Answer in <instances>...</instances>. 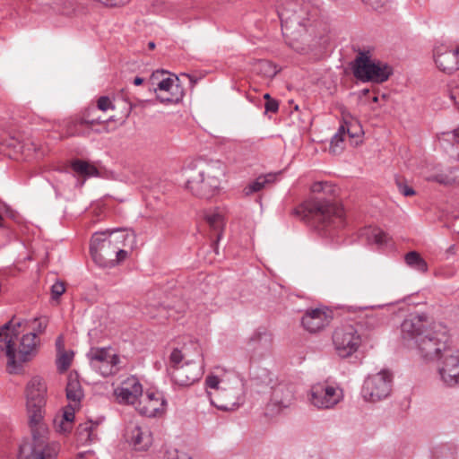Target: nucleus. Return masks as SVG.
I'll use <instances>...</instances> for the list:
<instances>
[{
    "instance_id": "1",
    "label": "nucleus",
    "mask_w": 459,
    "mask_h": 459,
    "mask_svg": "<svg viewBox=\"0 0 459 459\" xmlns=\"http://www.w3.org/2000/svg\"><path fill=\"white\" fill-rule=\"evenodd\" d=\"M26 405L29 422L32 432V441L22 445L20 453L22 459H56L59 448L55 443H49L43 436L37 435V429L42 428L46 405L47 385L40 377H33L27 384Z\"/></svg>"
},
{
    "instance_id": "2",
    "label": "nucleus",
    "mask_w": 459,
    "mask_h": 459,
    "mask_svg": "<svg viewBox=\"0 0 459 459\" xmlns=\"http://www.w3.org/2000/svg\"><path fill=\"white\" fill-rule=\"evenodd\" d=\"M136 245L135 234L125 229H107L92 233L90 252L101 268H114L125 261Z\"/></svg>"
},
{
    "instance_id": "3",
    "label": "nucleus",
    "mask_w": 459,
    "mask_h": 459,
    "mask_svg": "<svg viewBox=\"0 0 459 459\" xmlns=\"http://www.w3.org/2000/svg\"><path fill=\"white\" fill-rule=\"evenodd\" d=\"M28 324L27 320L16 321L13 317L0 326V351H4L7 357V369L11 374H17L22 364L31 359L37 353L39 339L36 333L23 334L16 352L14 339L19 335L18 329Z\"/></svg>"
},
{
    "instance_id": "4",
    "label": "nucleus",
    "mask_w": 459,
    "mask_h": 459,
    "mask_svg": "<svg viewBox=\"0 0 459 459\" xmlns=\"http://www.w3.org/2000/svg\"><path fill=\"white\" fill-rule=\"evenodd\" d=\"M305 209L313 219L315 229L324 238H333L339 236L345 226L344 211L338 204L313 199L305 204Z\"/></svg>"
},
{
    "instance_id": "5",
    "label": "nucleus",
    "mask_w": 459,
    "mask_h": 459,
    "mask_svg": "<svg viewBox=\"0 0 459 459\" xmlns=\"http://www.w3.org/2000/svg\"><path fill=\"white\" fill-rule=\"evenodd\" d=\"M283 36L295 48L294 41L306 37L308 31L307 7L302 6L298 0H285L277 7Z\"/></svg>"
},
{
    "instance_id": "6",
    "label": "nucleus",
    "mask_w": 459,
    "mask_h": 459,
    "mask_svg": "<svg viewBox=\"0 0 459 459\" xmlns=\"http://www.w3.org/2000/svg\"><path fill=\"white\" fill-rule=\"evenodd\" d=\"M223 173L220 164L200 167L196 172L186 168L185 169L186 187L196 196L210 198L220 188L221 177Z\"/></svg>"
},
{
    "instance_id": "7",
    "label": "nucleus",
    "mask_w": 459,
    "mask_h": 459,
    "mask_svg": "<svg viewBox=\"0 0 459 459\" xmlns=\"http://www.w3.org/2000/svg\"><path fill=\"white\" fill-rule=\"evenodd\" d=\"M169 374L174 384L179 386H189L198 381L203 374L202 361L187 359L186 353L174 349L169 355Z\"/></svg>"
},
{
    "instance_id": "8",
    "label": "nucleus",
    "mask_w": 459,
    "mask_h": 459,
    "mask_svg": "<svg viewBox=\"0 0 459 459\" xmlns=\"http://www.w3.org/2000/svg\"><path fill=\"white\" fill-rule=\"evenodd\" d=\"M207 388L214 390L208 392L212 405L221 411H234L243 403L240 389L230 387L224 379L215 375H209L205 378Z\"/></svg>"
},
{
    "instance_id": "9",
    "label": "nucleus",
    "mask_w": 459,
    "mask_h": 459,
    "mask_svg": "<svg viewBox=\"0 0 459 459\" xmlns=\"http://www.w3.org/2000/svg\"><path fill=\"white\" fill-rule=\"evenodd\" d=\"M354 76L361 82L382 83L388 80L393 69L386 63L371 58L369 52L360 51L352 65Z\"/></svg>"
},
{
    "instance_id": "10",
    "label": "nucleus",
    "mask_w": 459,
    "mask_h": 459,
    "mask_svg": "<svg viewBox=\"0 0 459 459\" xmlns=\"http://www.w3.org/2000/svg\"><path fill=\"white\" fill-rule=\"evenodd\" d=\"M88 359L91 369L102 377L116 375L125 367L122 358L109 347L91 348Z\"/></svg>"
},
{
    "instance_id": "11",
    "label": "nucleus",
    "mask_w": 459,
    "mask_h": 459,
    "mask_svg": "<svg viewBox=\"0 0 459 459\" xmlns=\"http://www.w3.org/2000/svg\"><path fill=\"white\" fill-rule=\"evenodd\" d=\"M393 376L390 371L383 369L369 375L363 383L360 394L364 401L377 403L387 398L392 391Z\"/></svg>"
},
{
    "instance_id": "12",
    "label": "nucleus",
    "mask_w": 459,
    "mask_h": 459,
    "mask_svg": "<svg viewBox=\"0 0 459 459\" xmlns=\"http://www.w3.org/2000/svg\"><path fill=\"white\" fill-rule=\"evenodd\" d=\"M154 91L161 103H178L183 98V91L178 83V77L168 75L164 70L155 71L151 77Z\"/></svg>"
},
{
    "instance_id": "13",
    "label": "nucleus",
    "mask_w": 459,
    "mask_h": 459,
    "mask_svg": "<svg viewBox=\"0 0 459 459\" xmlns=\"http://www.w3.org/2000/svg\"><path fill=\"white\" fill-rule=\"evenodd\" d=\"M307 399L317 409H333L343 399V391L338 385L317 383L311 386Z\"/></svg>"
},
{
    "instance_id": "14",
    "label": "nucleus",
    "mask_w": 459,
    "mask_h": 459,
    "mask_svg": "<svg viewBox=\"0 0 459 459\" xmlns=\"http://www.w3.org/2000/svg\"><path fill=\"white\" fill-rule=\"evenodd\" d=\"M437 368L444 385H459V350L453 347L445 350V353L437 359Z\"/></svg>"
},
{
    "instance_id": "15",
    "label": "nucleus",
    "mask_w": 459,
    "mask_h": 459,
    "mask_svg": "<svg viewBox=\"0 0 459 459\" xmlns=\"http://www.w3.org/2000/svg\"><path fill=\"white\" fill-rule=\"evenodd\" d=\"M333 343L337 355L345 359L358 351L361 344V338L354 326L344 325L333 332Z\"/></svg>"
},
{
    "instance_id": "16",
    "label": "nucleus",
    "mask_w": 459,
    "mask_h": 459,
    "mask_svg": "<svg viewBox=\"0 0 459 459\" xmlns=\"http://www.w3.org/2000/svg\"><path fill=\"white\" fill-rule=\"evenodd\" d=\"M433 57L440 71L452 74L459 69V45L453 47L450 43H437L433 49Z\"/></svg>"
},
{
    "instance_id": "17",
    "label": "nucleus",
    "mask_w": 459,
    "mask_h": 459,
    "mask_svg": "<svg viewBox=\"0 0 459 459\" xmlns=\"http://www.w3.org/2000/svg\"><path fill=\"white\" fill-rule=\"evenodd\" d=\"M166 406L167 401L162 392L148 390L143 393L134 408L141 415L151 418L164 413Z\"/></svg>"
},
{
    "instance_id": "18",
    "label": "nucleus",
    "mask_w": 459,
    "mask_h": 459,
    "mask_svg": "<svg viewBox=\"0 0 459 459\" xmlns=\"http://www.w3.org/2000/svg\"><path fill=\"white\" fill-rule=\"evenodd\" d=\"M415 344L420 355L425 360H437L442 353H445V350L452 347L448 344L446 336L440 339L433 336L430 333L418 339Z\"/></svg>"
},
{
    "instance_id": "19",
    "label": "nucleus",
    "mask_w": 459,
    "mask_h": 459,
    "mask_svg": "<svg viewBox=\"0 0 459 459\" xmlns=\"http://www.w3.org/2000/svg\"><path fill=\"white\" fill-rule=\"evenodd\" d=\"M143 391L140 380L135 376H130L114 390V394L119 403L135 406Z\"/></svg>"
},
{
    "instance_id": "20",
    "label": "nucleus",
    "mask_w": 459,
    "mask_h": 459,
    "mask_svg": "<svg viewBox=\"0 0 459 459\" xmlns=\"http://www.w3.org/2000/svg\"><path fill=\"white\" fill-rule=\"evenodd\" d=\"M332 318V312L327 308H314L307 310L301 323L307 332L317 333L325 329Z\"/></svg>"
},
{
    "instance_id": "21",
    "label": "nucleus",
    "mask_w": 459,
    "mask_h": 459,
    "mask_svg": "<svg viewBox=\"0 0 459 459\" xmlns=\"http://www.w3.org/2000/svg\"><path fill=\"white\" fill-rule=\"evenodd\" d=\"M427 316L425 314L411 315L401 325L402 335L404 340L417 342L426 332Z\"/></svg>"
},
{
    "instance_id": "22",
    "label": "nucleus",
    "mask_w": 459,
    "mask_h": 459,
    "mask_svg": "<svg viewBox=\"0 0 459 459\" xmlns=\"http://www.w3.org/2000/svg\"><path fill=\"white\" fill-rule=\"evenodd\" d=\"M126 438L137 451H146L152 444V435L147 427L130 424L126 429Z\"/></svg>"
},
{
    "instance_id": "23",
    "label": "nucleus",
    "mask_w": 459,
    "mask_h": 459,
    "mask_svg": "<svg viewBox=\"0 0 459 459\" xmlns=\"http://www.w3.org/2000/svg\"><path fill=\"white\" fill-rule=\"evenodd\" d=\"M294 399L293 391L285 384H278L272 386V394L269 406L273 412H280L281 410L290 406Z\"/></svg>"
},
{
    "instance_id": "24",
    "label": "nucleus",
    "mask_w": 459,
    "mask_h": 459,
    "mask_svg": "<svg viewBox=\"0 0 459 459\" xmlns=\"http://www.w3.org/2000/svg\"><path fill=\"white\" fill-rule=\"evenodd\" d=\"M65 391L66 398L69 402L67 406L80 409L81 402L84 397V392L79 381L77 372H71L68 375Z\"/></svg>"
},
{
    "instance_id": "25",
    "label": "nucleus",
    "mask_w": 459,
    "mask_h": 459,
    "mask_svg": "<svg viewBox=\"0 0 459 459\" xmlns=\"http://www.w3.org/2000/svg\"><path fill=\"white\" fill-rule=\"evenodd\" d=\"M77 410L66 405L55 416L53 426L56 432L65 434L72 430Z\"/></svg>"
},
{
    "instance_id": "26",
    "label": "nucleus",
    "mask_w": 459,
    "mask_h": 459,
    "mask_svg": "<svg viewBox=\"0 0 459 459\" xmlns=\"http://www.w3.org/2000/svg\"><path fill=\"white\" fill-rule=\"evenodd\" d=\"M245 381L249 382L251 386L259 387L271 385L273 379L268 369L256 365H251L248 378Z\"/></svg>"
},
{
    "instance_id": "27",
    "label": "nucleus",
    "mask_w": 459,
    "mask_h": 459,
    "mask_svg": "<svg viewBox=\"0 0 459 459\" xmlns=\"http://www.w3.org/2000/svg\"><path fill=\"white\" fill-rule=\"evenodd\" d=\"M346 135H349L350 138H354L357 135V134L351 133L350 128L347 127L346 125L340 126L337 132L332 137L330 144L331 152L336 154L342 150V143Z\"/></svg>"
},
{
    "instance_id": "28",
    "label": "nucleus",
    "mask_w": 459,
    "mask_h": 459,
    "mask_svg": "<svg viewBox=\"0 0 459 459\" xmlns=\"http://www.w3.org/2000/svg\"><path fill=\"white\" fill-rule=\"evenodd\" d=\"M456 172L457 169H449L447 171H440L427 175L425 178L428 181L437 182L441 185L449 186L458 180Z\"/></svg>"
},
{
    "instance_id": "29",
    "label": "nucleus",
    "mask_w": 459,
    "mask_h": 459,
    "mask_svg": "<svg viewBox=\"0 0 459 459\" xmlns=\"http://www.w3.org/2000/svg\"><path fill=\"white\" fill-rule=\"evenodd\" d=\"M205 220L209 226L214 230L216 239L219 241L222 236V230L225 225L223 216L218 212L212 211L206 213Z\"/></svg>"
},
{
    "instance_id": "30",
    "label": "nucleus",
    "mask_w": 459,
    "mask_h": 459,
    "mask_svg": "<svg viewBox=\"0 0 459 459\" xmlns=\"http://www.w3.org/2000/svg\"><path fill=\"white\" fill-rule=\"evenodd\" d=\"M274 178L275 177L273 174L259 176L244 188V194L246 195H250L261 191L267 184L273 182Z\"/></svg>"
},
{
    "instance_id": "31",
    "label": "nucleus",
    "mask_w": 459,
    "mask_h": 459,
    "mask_svg": "<svg viewBox=\"0 0 459 459\" xmlns=\"http://www.w3.org/2000/svg\"><path fill=\"white\" fill-rule=\"evenodd\" d=\"M78 124L75 122H54L53 129L56 130L58 135L57 139H64L65 137L73 136L77 134Z\"/></svg>"
},
{
    "instance_id": "32",
    "label": "nucleus",
    "mask_w": 459,
    "mask_h": 459,
    "mask_svg": "<svg viewBox=\"0 0 459 459\" xmlns=\"http://www.w3.org/2000/svg\"><path fill=\"white\" fill-rule=\"evenodd\" d=\"M406 264L412 269L420 272L426 273L428 271L427 262L415 251H411L405 255Z\"/></svg>"
},
{
    "instance_id": "33",
    "label": "nucleus",
    "mask_w": 459,
    "mask_h": 459,
    "mask_svg": "<svg viewBox=\"0 0 459 459\" xmlns=\"http://www.w3.org/2000/svg\"><path fill=\"white\" fill-rule=\"evenodd\" d=\"M72 170L76 178L75 186L82 188L86 181V161L74 160L71 166Z\"/></svg>"
},
{
    "instance_id": "34",
    "label": "nucleus",
    "mask_w": 459,
    "mask_h": 459,
    "mask_svg": "<svg viewBox=\"0 0 459 459\" xmlns=\"http://www.w3.org/2000/svg\"><path fill=\"white\" fill-rule=\"evenodd\" d=\"M256 70L259 74L267 78L274 77L279 72V68L268 60H260L256 64Z\"/></svg>"
},
{
    "instance_id": "35",
    "label": "nucleus",
    "mask_w": 459,
    "mask_h": 459,
    "mask_svg": "<svg viewBox=\"0 0 459 459\" xmlns=\"http://www.w3.org/2000/svg\"><path fill=\"white\" fill-rule=\"evenodd\" d=\"M365 234L369 243H374L377 245H383L386 242L387 239L386 234L380 229L377 228L367 229L365 230Z\"/></svg>"
},
{
    "instance_id": "36",
    "label": "nucleus",
    "mask_w": 459,
    "mask_h": 459,
    "mask_svg": "<svg viewBox=\"0 0 459 459\" xmlns=\"http://www.w3.org/2000/svg\"><path fill=\"white\" fill-rule=\"evenodd\" d=\"M104 420L103 416H99L95 420L88 418V442H96L100 439L97 428Z\"/></svg>"
},
{
    "instance_id": "37",
    "label": "nucleus",
    "mask_w": 459,
    "mask_h": 459,
    "mask_svg": "<svg viewBox=\"0 0 459 459\" xmlns=\"http://www.w3.org/2000/svg\"><path fill=\"white\" fill-rule=\"evenodd\" d=\"M73 351H62L57 353L56 364L59 372L63 373L69 368L73 359Z\"/></svg>"
},
{
    "instance_id": "38",
    "label": "nucleus",
    "mask_w": 459,
    "mask_h": 459,
    "mask_svg": "<svg viewBox=\"0 0 459 459\" xmlns=\"http://www.w3.org/2000/svg\"><path fill=\"white\" fill-rule=\"evenodd\" d=\"M271 342L270 335L264 332H255L252 337L249 339V342L251 343H258V344H267Z\"/></svg>"
},
{
    "instance_id": "39",
    "label": "nucleus",
    "mask_w": 459,
    "mask_h": 459,
    "mask_svg": "<svg viewBox=\"0 0 459 459\" xmlns=\"http://www.w3.org/2000/svg\"><path fill=\"white\" fill-rule=\"evenodd\" d=\"M367 5L370 6L372 9L382 12L385 10L387 5L389 4V0H362Z\"/></svg>"
},
{
    "instance_id": "40",
    "label": "nucleus",
    "mask_w": 459,
    "mask_h": 459,
    "mask_svg": "<svg viewBox=\"0 0 459 459\" xmlns=\"http://www.w3.org/2000/svg\"><path fill=\"white\" fill-rule=\"evenodd\" d=\"M65 291V287L63 281H56L51 286V296L53 299H58L59 297Z\"/></svg>"
},
{
    "instance_id": "41",
    "label": "nucleus",
    "mask_w": 459,
    "mask_h": 459,
    "mask_svg": "<svg viewBox=\"0 0 459 459\" xmlns=\"http://www.w3.org/2000/svg\"><path fill=\"white\" fill-rule=\"evenodd\" d=\"M97 108L100 110L107 111L108 109H113L114 106L112 104V100L108 96H101L97 101Z\"/></svg>"
},
{
    "instance_id": "42",
    "label": "nucleus",
    "mask_w": 459,
    "mask_h": 459,
    "mask_svg": "<svg viewBox=\"0 0 459 459\" xmlns=\"http://www.w3.org/2000/svg\"><path fill=\"white\" fill-rule=\"evenodd\" d=\"M163 459H191V457L186 454L175 449L167 451Z\"/></svg>"
},
{
    "instance_id": "43",
    "label": "nucleus",
    "mask_w": 459,
    "mask_h": 459,
    "mask_svg": "<svg viewBox=\"0 0 459 459\" xmlns=\"http://www.w3.org/2000/svg\"><path fill=\"white\" fill-rule=\"evenodd\" d=\"M397 187L399 192L404 196H411L415 194V191L405 183L397 182Z\"/></svg>"
},
{
    "instance_id": "44",
    "label": "nucleus",
    "mask_w": 459,
    "mask_h": 459,
    "mask_svg": "<svg viewBox=\"0 0 459 459\" xmlns=\"http://www.w3.org/2000/svg\"><path fill=\"white\" fill-rule=\"evenodd\" d=\"M264 108L266 112L275 113L278 111L279 104L275 100L273 99L265 102Z\"/></svg>"
},
{
    "instance_id": "45",
    "label": "nucleus",
    "mask_w": 459,
    "mask_h": 459,
    "mask_svg": "<svg viewBox=\"0 0 459 459\" xmlns=\"http://www.w3.org/2000/svg\"><path fill=\"white\" fill-rule=\"evenodd\" d=\"M445 134L446 135L447 139L453 140V147L459 149V130H455Z\"/></svg>"
},
{
    "instance_id": "46",
    "label": "nucleus",
    "mask_w": 459,
    "mask_h": 459,
    "mask_svg": "<svg viewBox=\"0 0 459 459\" xmlns=\"http://www.w3.org/2000/svg\"><path fill=\"white\" fill-rule=\"evenodd\" d=\"M326 186H328L326 182H322V181L315 182L311 186V191L313 193L325 192Z\"/></svg>"
},
{
    "instance_id": "47",
    "label": "nucleus",
    "mask_w": 459,
    "mask_h": 459,
    "mask_svg": "<svg viewBox=\"0 0 459 459\" xmlns=\"http://www.w3.org/2000/svg\"><path fill=\"white\" fill-rule=\"evenodd\" d=\"M33 324H37V326L34 327V330L39 333H42L47 326V320L42 321L40 318H34Z\"/></svg>"
},
{
    "instance_id": "48",
    "label": "nucleus",
    "mask_w": 459,
    "mask_h": 459,
    "mask_svg": "<svg viewBox=\"0 0 459 459\" xmlns=\"http://www.w3.org/2000/svg\"><path fill=\"white\" fill-rule=\"evenodd\" d=\"M56 348L57 353L62 352V351H65V341H64L63 336H58L56 338Z\"/></svg>"
},
{
    "instance_id": "49",
    "label": "nucleus",
    "mask_w": 459,
    "mask_h": 459,
    "mask_svg": "<svg viewBox=\"0 0 459 459\" xmlns=\"http://www.w3.org/2000/svg\"><path fill=\"white\" fill-rule=\"evenodd\" d=\"M98 175V169L94 166L88 163V178L97 177Z\"/></svg>"
},
{
    "instance_id": "50",
    "label": "nucleus",
    "mask_w": 459,
    "mask_h": 459,
    "mask_svg": "<svg viewBox=\"0 0 459 459\" xmlns=\"http://www.w3.org/2000/svg\"><path fill=\"white\" fill-rule=\"evenodd\" d=\"M88 459H99V458L96 456L95 451L88 449Z\"/></svg>"
},
{
    "instance_id": "51",
    "label": "nucleus",
    "mask_w": 459,
    "mask_h": 459,
    "mask_svg": "<svg viewBox=\"0 0 459 459\" xmlns=\"http://www.w3.org/2000/svg\"><path fill=\"white\" fill-rule=\"evenodd\" d=\"M143 82V79L142 77L137 76L134 79V84L136 86L141 85Z\"/></svg>"
},
{
    "instance_id": "52",
    "label": "nucleus",
    "mask_w": 459,
    "mask_h": 459,
    "mask_svg": "<svg viewBox=\"0 0 459 459\" xmlns=\"http://www.w3.org/2000/svg\"><path fill=\"white\" fill-rule=\"evenodd\" d=\"M148 47H149V48H150V49H154V48H155V43H154L153 41H150V42L148 43Z\"/></svg>"
},
{
    "instance_id": "53",
    "label": "nucleus",
    "mask_w": 459,
    "mask_h": 459,
    "mask_svg": "<svg viewBox=\"0 0 459 459\" xmlns=\"http://www.w3.org/2000/svg\"><path fill=\"white\" fill-rule=\"evenodd\" d=\"M264 99H265V100H266V101H268L269 100H272V99H271V96H270V94H269V93H265V94L264 95Z\"/></svg>"
},
{
    "instance_id": "54",
    "label": "nucleus",
    "mask_w": 459,
    "mask_h": 459,
    "mask_svg": "<svg viewBox=\"0 0 459 459\" xmlns=\"http://www.w3.org/2000/svg\"><path fill=\"white\" fill-rule=\"evenodd\" d=\"M84 454L83 452H81L78 454L77 459H83Z\"/></svg>"
},
{
    "instance_id": "55",
    "label": "nucleus",
    "mask_w": 459,
    "mask_h": 459,
    "mask_svg": "<svg viewBox=\"0 0 459 459\" xmlns=\"http://www.w3.org/2000/svg\"><path fill=\"white\" fill-rule=\"evenodd\" d=\"M372 100H373L374 102H377V101H378V97H377V96H374V97H373V99H372Z\"/></svg>"
},
{
    "instance_id": "56",
    "label": "nucleus",
    "mask_w": 459,
    "mask_h": 459,
    "mask_svg": "<svg viewBox=\"0 0 459 459\" xmlns=\"http://www.w3.org/2000/svg\"><path fill=\"white\" fill-rule=\"evenodd\" d=\"M368 92H369V91H368V90H367V89H365V90H363V91H362V93H363L364 95L368 94Z\"/></svg>"
},
{
    "instance_id": "57",
    "label": "nucleus",
    "mask_w": 459,
    "mask_h": 459,
    "mask_svg": "<svg viewBox=\"0 0 459 459\" xmlns=\"http://www.w3.org/2000/svg\"><path fill=\"white\" fill-rule=\"evenodd\" d=\"M314 459H320V458H318V457H316V458H314Z\"/></svg>"
}]
</instances>
